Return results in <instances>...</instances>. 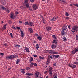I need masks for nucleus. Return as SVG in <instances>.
<instances>
[{"label": "nucleus", "instance_id": "nucleus-40", "mask_svg": "<svg viewBox=\"0 0 78 78\" xmlns=\"http://www.w3.org/2000/svg\"><path fill=\"white\" fill-rule=\"evenodd\" d=\"M33 63L32 62L30 64V67H32L33 66Z\"/></svg>", "mask_w": 78, "mask_h": 78}, {"label": "nucleus", "instance_id": "nucleus-37", "mask_svg": "<svg viewBox=\"0 0 78 78\" xmlns=\"http://www.w3.org/2000/svg\"><path fill=\"white\" fill-rule=\"evenodd\" d=\"M61 3H63L64 4H65V3H66V2L65 1L62 0L61 1Z\"/></svg>", "mask_w": 78, "mask_h": 78}, {"label": "nucleus", "instance_id": "nucleus-58", "mask_svg": "<svg viewBox=\"0 0 78 78\" xmlns=\"http://www.w3.org/2000/svg\"><path fill=\"white\" fill-rule=\"evenodd\" d=\"M29 10L30 11H33V10H32V9L31 8H29Z\"/></svg>", "mask_w": 78, "mask_h": 78}, {"label": "nucleus", "instance_id": "nucleus-18", "mask_svg": "<svg viewBox=\"0 0 78 78\" xmlns=\"http://www.w3.org/2000/svg\"><path fill=\"white\" fill-rule=\"evenodd\" d=\"M51 59H55V55H51L50 57Z\"/></svg>", "mask_w": 78, "mask_h": 78}, {"label": "nucleus", "instance_id": "nucleus-57", "mask_svg": "<svg viewBox=\"0 0 78 78\" xmlns=\"http://www.w3.org/2000/svg\"><path fill=\"white\" fill-rule=\"evenodd\" d=\"M53 66H56V63H55L53 64Z\"/></svg>", "mask_w": 78, "mask_h": 78}, {"label": "nucleus", "instance_id": "nucleus-47", "mask_svg": "<svg viewBox=\"0 0 78 78\" xmlns=\"http://www.w3.org/2000/svg\"><path fill=\"white\" fill-rule=\"evenodd\" d=\"M5 11H6V12H8V13H9V10H8V9H6V10H5Z\"/></svg>", "mask_w": 78, "mask_h": 78}, {"label": "nucleus", "instance_id": "nucleus-62", "mask_svg": "<svg viewBox=\"0 0 78 78\" xmlns=\"http://www.w3.org/2000/svg\"><path fill=\"white\" fill-rule=\"evenodd\" d=\"M38 35L37 34H35V36H38Z\"/></svg>", "mask_w": 78, "mask_h": 78}, {"label": "nucleus", "instance_id": "nucleus-3", "mask_svg": "<svg viewBox=\"0 0 78 78\" xmlns=\"http://www.w3.org/2000/svg\"><path fill=\"white\" fill-rule=\"evenodd\" d=\"M48 73L50 76H52V75H53V71H52V67L51 66H49Z\"/></svg>", "mask_w": 78, "mask_h": 78}, {"label": "nucleus", "instance_id": "nucleus-52", "mask_svg": "<svg viewBox=\"0 0 78 78\" xmlns=\"http://www.w3.org/2000/svg\"><path fill=\"white\" fill-rule=\"evenodd\" d=\"M2 4H3V5H6V2H2Z\"/></svg>", "mask_w": 78, "mask_h": 78}, {"label": "nucleus", "instance_id": "nucleus-59", "mask_svg": "<svg viewBox=\"0 0 78 78\" xmlns=\"http://www.w3.org/2000/svg\"><path fill=\"white\" fill-rule=\"evenodd\" d=\"M70 27H71V26L70 25H69L68 26V28H69V29H70Z\"/></svg>", "mask_w": 78, "mask_h": 78}, {"label": "nucleus", "instance_id": "nucleus-23", "mask_svg": "<svg viewBox=\"0 0 78 78\" xmlns=\"http://www.w3.org/2000/svg\"><path fill=\"white\" fill-rule=\"evenodd\" d=\"M37 38L39 41H41V40H42V37H40L39 36H38V37H37Z\"/></svg>", "mask_w": 78, "mask_h": 78}, {"label": "nucleus", "instance_id": "nucleus-14", "mask_svg": "<svg viewBox=\"0 0 78 78\" xmlns=\"http://www.w3.org/2000/svg\"><path fill=\"white\" fill-rule=\"evenodd\" d=\"M47 52L49 53H51L53 55V51L52 50H48L47 51Z\"/></svg>", "mask_w": 78, "mask_h": 78}, {"label": "nucleus", "instance_id": "nucleus-30", "mask_svg": "<svg viewBox=\"0 0 78 78\" xmlns=\"http://www.w3.org/2000/svg\"><path fill=\"white\" fill-rule=\"evenodd\" d=\"M68 66L72 68V67H73V65L72 64H69L68 65Z\"/></svg>", "mask_w": 78, "mask_h": 78}, {"label": "nucleus", "instance_id": "nucleus-56", "mask_svg": "<svg viewBox=\"0 0 78 78\" xmlns=\"http://www.w3.org/2000/svg\"><path fill=\"white\" fill-rule=\"evenodd\" d=\"M0 55L2 56H3V55H4V54H3V53H0Z\"/></svg>", "mask_w": 78, "mask_h": 78}, {"label": "nucleus", "instance_id": "nucleus-29", "mask_svg": "<svg viewBox=\"0 0 78 78\" xmlns=\"http://www.w3.org/2000/svg\"><path fill=\"white\" fill-rule=\"evenodd\" d=\"M39 58H40V59H45V57H42L41 56H40L39 57Z\"/></svg>", "mask_w": 78, "mask_h": 78}, {"label": "nucleus", "instance_id": "nucleus-19", "mask_svg": "<svg viewBox=\"0 0 78 78\" xmlns=\"http://www.w3.org/2000/svg\"><path fill=\"white\" fill-rule=\"evenodd\" d=\"M25 49L27 52H28V53L30 52V49H29V48H28L26 47Z\"/></svg>", "mask_w": 78, "mask_h": 78}, {"label": "nucleus", "instance_id": "nucleus-6", "mask_svg": "<svg viewBox=\"0 0 78 78\" xmlns=\"http://www.w3.org/2000/svg\"><path fill=\"white\" fill-rule=\"evenodd\" d=\"M34 75L35 76V78H37L39 75V72L37 71H36L35 72Z\"/></svg>", "mask_w": 78, "mask_h": 78}, {"label": "nucleus", "instance_id": "nucleus-7", "mask_svg": "<svg viewBox=\"0 0 78 78\" xmlns=\"http://www.w3.org/2000/svg\"><path fill=\"white\" fill-rule=\"evenodd\" d=\"M67 25H66V24H65L62 27V30L66 31V29H67Z\"/></svg>", "mask_w": 78, "mask_h": 78}, {"label": "nucleus", "instance_id": "nucleus-60", "mask_svg": "<svg viewBox=\"0 0 78 78\" xmlns=\"http://www.w3.org/2000/svg\"><path fill=\"white\" fill-rule=\"evenodd\" d=\"M66 18L67 20H69V17H66Z\"/></svg>", "mask_w": 78, "mask_h": 78}, {"label": "nucleus", "instance_id": "nucleus-4", "mask_svg": "<svg viewBox=\"0 0 78 78\" xmlns=\"http://www.w3.org/2000/svg\"><path fill=\"white\" fill-rule=\"evenodd\" d=\"M61 34L62 36H65L67 34V31L66 30H62L61 31Z\"/></svg>", "mask_w": 78, "mask_h": 78}, {"label": "nucleus", "instance_id": "nucleus-21", "mask_svg": "<svg viewBox=\"0 0 78 78\" xmlns=\"http://www.w3.org/2000/svg\"><path fill=\"white\" fill-rule=\"evenodd\" d=\"M21 73L23 74L25 73V69H22L21 70Z\"/></svg>", "mask_w": 78, "mask_h": 78}, {"label": "nucleus", "instance_id": "nucleus-17", "mask_svg": "<svg viewBox=\"0 0 78 78\" xmlns=\"http://www.w3.org/2000/svg\"><path fill=\"white\" fill-rule=\"evenodd\" d=\"M29 30L30 33H32L33 32V29L31 28H28Z\"/></svg>", "mask_w": 78, "mask_h": 78}, {"label": "nucleus", "instance_id": "nucleus-35", "mask_svg": "<svg viewBox=\"0 0 78 78\" xmlns=\"http://www.w3.org/2000/svg\"><path fill=\"white\" fill-rule=\"evenodd\" d=\"M35 47H36V48L37 49H38V48H39V45L38 44L36 45Z\"/></svg>", "mask_w": 78, "mask_h": 78}, {"label": "nucleus", "instance_id": "nucleus-43", "mask_svg": "<svg viewBox=\"0 0 78 78\" xmlns=\"http://www.w3.org/2000/svg\"><path fill=\"white\" fill-rule=\"evenodd\" d=\"M76 66L75 65H73L72 68L73 69H74V68H76Z\"/></svg>", "mask_w": 78, "mask_h": 78}, {"label": "nucleus", "instance_id": "nucleus-11", "mask_svg": "<svg viewBox=\"0 0 78 78\" xmlns=\"http://www.w3.org/2000/svg\"><path fill=\"white\" fill-rule=\"evenodd\" d=\"M29 25L32 26V27H34V24L33 22L30 21L29 22Z\"/></svg>", "mask_w": 78, "mask_h": 78}, {"label": "nucleus", "instance_id": "nucleus-38", "mask_svg": "<svg viewBox=\"0 0 78 78\" xmlns=\"http://www.w3.org/2000/svg\"><path fill=\"white\" fill-rule=\"evenodd\" d=\"M1 8H2V9L3 10H6V9L5 8V7H4L3 6H2Z\"/></svg>", "mask_w": 78, "mask_h": 78}, {"label": "nucleus", "instance_id": "nucleus-12", "mask_svg": "<svg viewBox=\"0 0 78 78\" xmlns=\"http://www.w3.org/2000/svg\"><path fill=\"white\" fill-rule=\"evenodd\" d=\"M26 75L27 76H32L33 75H34V74H33L29 73V72H27Z\"/></svg>", "mask_w": 78, "mask_h": 78}, {"label": "nucleus", "instance_id": "nucleus-20", "mask_svg": "<svg viewBox=\"0 0 78 78\" xmlns=\"http://www.w3.org/2000/svg\"><path fill=\"white\" fill-rule=\"evenodd\" d=\"M50 60L48 58L47 59V61L46 62V65H48L50 64Z\"/></svg>", "mask_w": 78, "mask_h": 78}, {"label": "nucleus", "instance_id": "nucleus-31", "mask_svg": "<svg viewBox=\"0 0 78 78\" xmlns=\"http://www.w3.org/2000/svg\"><path fill=\"white\" fill-rule=\"evenodd\" d=\"M72 54H75V53H76L75 50H73L71 51Z\"/></svg>", "mask_w": 78, "mask_h": 78}, {"label": "nucleus", "instance_id": "nucleus-53", "mask_svg": "<svg viewBox=\"0 0 78 78\" xmlns=\"http://www.w3.org/2000/svg\"><path fill=\"white\" fill-rule=\"evenodd\" d=\"M16 29L17 30H20V27H17Z\"/></svg>", "mask_w": 78, "mask_h": 78}, {"label": "nucleus", "instance_id": "nucleus-39", "mask_svg": "<svg viewBox=\"0 0 78 78\" xmlns=\"http://www.w3.org/2000/svg\"><path fill=\"white\" fill-rule=\"evenodd\" d=\"M52 37L55 39H56V36L55 35H52Z\"/></svg>", "mask_w": 78, "mask_h": 78}, {"label": "nucleus", "instance_id": "nucleus-50", "mask_svg": "<svg viewBox=\"0 0 78 78\" xmlns=\"http://www.w3.org/2000/svg\"><path fill=\"white\" fill-rule=\"evenodd\" d=\"M15 14L17 15V14H19V12H16L15 13Z\"/></svg>", "mask_w": 78, "mask_h": 78}, {"label": "nucleus", "instance_id": "nucleus-10", "mask_svg": "<svg viewBox=\"0 0 78 78\" xmlns=\"http://www.w3.org/2000/svg\"><path fill=\"white\" fill-rule=\"evenodd\" d=\"M57 19H58V16H55L51 19V20H53V21H55V20H56Z\"/></svg>", "mask_w": 78, "mask_h": 78}, {"label": "nucleus", "instance_id": "nucleus-55", "mask_svg": "<svg viewBox=\"0 0 78 78\" xmlns=\"http://www.w3.org/2000/svg\"><path fill=\"white\" fill-rule=\"evenodd\" d=\"M12 28L13 29H14V30H16V27H14V26H13L12 27Z\"/></svg>", "mask_w": 78, "mask_h": 78}, {"label": "nucleus", "instance_id": "nucleus-5", "mask_svg": "<svg viewBox=\"0 0 78 78\" xmlns=\"http://www.w3.org/2000/svg\"><path fill=\"white\" fill-rule=\"evenodd\" d=\"M34 10H36L37 9H38V6L36 4H34L32 6Z\"/></svg>", "mask_w": 78, "mask_h": 78}, {"label": "nucleus", "instance_id": "nucleus-46", "mask_svg": "<svg viewBox=\"0 0 78 78\" xmlns=\"http://www.w3.org/2000/svg\"><path fill=\"white\" fill-rule=\"evenodd\" d=\"M20 8L21 9H23L24 7L23 6H21L20 7Z\"/></svg>", "mask_w": 78, "mask_h": 78}, {"label": "nucleus", "instance_id": "nucleus-34", "mask_svg": "<svg viewBox=\"0 0 78 78\" xmlns=\"http://www.w3.org/2000/svg\"><path fill=\"white\" fill-rule=\"evenodd\" d=\"M58 52L56 51H53V53H52V55H56V54H58Z\"/></svg>", "mask_w": 78, "mask_h": 78}, {"label": "nucleus", "instance_id": "nucleus-48", "mask_svg": "<svg viewBox=\"0 0 78 78\" xmlns=\"http://www.w3.org/2000/svg\"><path fill=\"white\" fill-rule=\"evenodd\" d=\"M73 5H74V6H76V7H78V5L77 4H73Z\"/></svg>", "mask_w": 78, "mask_h": 78}, {"label": "nucleus", "instance_id": "nucleus-54", "mask_svg": "<svg viewBox=\"0 0 78 78\" xmlns=\"http://www.w3.org/2000/svg\"><path fill=\"white\" fill-rule=\"evenodd\" d=\"M30 2H31V3H33L34 2V0H30Z\"/></svg>", "mask_w": 78, "mask_h": 78}, {"label": "nucleus", "instance_id": "nucleus-13", "mask_svg": "<svg viewBox=\"0 0 78 78\" xmlns=\"http://www.w3.org/2000/svg\"><path fill=\"white\" fill-rule=\"evenodd\" d=\"M6 25L7 24H5L2 27V30H5L6 29Z\"/></svg>", "mask_w": 78, "mask_h": 78}, {"label": "nucleus", "instance_id": "nucleus-9", "mask_svg": "<svg viewBox=\"0 0 78 78\" xmlns=\"http://www.w3.org/2000/svg\"><path fill=\"white\" fill-rule=\"evenodd\" d=\"M51 47L52 49H54V48H57V46H56V45H55L54 44H52L51 45Z\"/></svg>", "mask_w": 78, "mask_h": 78}, {"label": "nucleus", "instance_id": "nucleus-8", "mask_svg": "<svg viewBox=\"0 0 78 78\" xmlns=\"http://www.w3.org/2000/svg\"><path fill=\"white\" fill-rule=\"evenodd\" d=\"M20 33H21V36L22 37H23L24 36V34L23 33V30H22L20 29Z\"/></svg>", "mask_w": 78, "mask_h": 78}, {"label": "nucleus", "instance_id": "nucleus-32", "mask_svg": "<svg viewBox=\"0 0 78 78\" xmlns=\"http://www.w3.org/2000/svg\"><path fill=\"white\" fill-rule=\"evenodd\" d=\"M19 59H17L16 62V64H19Z\"/></svg>", "mask_w": 78, "mask_h": 78}, {"label": "nucleus", "instance_id": "nucleus-15", "mask_svg": "<svg viewBox=\"0 0 78 78\" xmlns=\"http://www.w3.org/2000/svg\"><path fill=\"white\" fill-rule=\"evenodd\" d=\"M57 43H58L57 40H54L52 41V44H55V45H57Z\"/></svg>", "mask_w": 78, "mask_h": 78}, {"label": "nucleus", "instance_id": "nucleus-27", "mask_svg": "<svg viewBox=\"0 0 78 78\" xmlns=\"http://www.w3.org/2000/svg\"><path fill=\"white\" fill-rule=\"evenodd\" d=\"M25 6H26L27 8H28V7H29V6H30L29 3H26L25 4Z\"/></svg>", "mask_w": 78, "mask_h": 78}, {"label": "nucleus", "instance_id": "nucleus-1", "mask_svg": "<svg viewBox=\"0 0 78 78\" xmlns=\"http://www.w3.org/2000/svg\"><path fill=\"white\" fill-rule=\"evenodd\" d=\"M17 57H18L17 55H7L6 56V59H8V60H9L12 59H14V58H16Z\"/></svg>", "mask_w": 78, "mask_h": 78}, {"label": "nucleus", "instance_id": "nucleus-41", "mask_svg": "<svg viewBox=\"0 0 78 78\" xmlns=\"http://www.w3.org/2000/svg\"><path fill=\"white\" fill-rule=\"evenodd\" d=\"M10 35L11 36V37H12V38H14L13 36H12V33H10Z\"/></svg>", "mask_w": 78, "mask_h": 78}, {"label": "nucleus", "instance_id": "nucleus-45", "mask_svg": "<svg viewBox=\"0 0 78 78\" xmlns=\"http://www.w3.org/2000/svg\"><path fill=\"white\" fill-rule=\"evenodd\" d=\"M65 16H69V13L67 12H66L65 13Z\"/></svg>", "mask_w": 78, "mask_h": 78}, {"label": "nucleus", "instance_id": "nucleus-2", "mask_svg": "<svg viewBox=\"0 0 78 78\" xmlns=\"http://www.w3.org/2000/svg\"><path fill=\"white\" fill-rule=\"evenodd\" d=\"M78 28L77 26H75L73 27L71 31L73 33H75V32H78Z\"/></svg>", "mask_w": 78, "mask_h": 78}, {"label": "nucleus", "instance_id": "nucleus-28", "mask_svg": "<svg viewBox=\"0 0 78 78\" xmlns=\"http://www.w3.org/2000/svg\"><path fill=\"white\" fill-rule=\"evenodd\" d=\"M42 20L43 21V23H44V24H45V19H44V18H42Z\"/></svg>", "mask_w": 78, "mask_h": 78}, {"label": "nucleus", "instance_id": "nucleus-51", "mask_svg": "<svg viewBox=\"0 0 78 78\" xmlns=\"http://www.w3.org/2000/svg\"><path fill=\"white\" fill-rule=\"evenodd\" d=\"M75 64H76V65H78V62H74Z\"/></svg>", "mask_w": 78, "mask_h": 78}, {"label": "nucleus", "instance_id": "nucleus-33", "mask_svg": "<svg viewBox=\"0 0 78 78\" xmlns=\"http://www.w3.org/2000/svg\"><path fill=\"white\" fill-rule=\"evenodd\" d=\"M29 23H28V21L24 23L25 25H29Z\"/></svg>", "mask_w": 78, "mask_h": 78}, {"label": "nucleus", "instance_id": "nucleus-25", "mask_svg": "<svg viewBox=\"0 0 78 78\" xmlns=\"http://www.w3.org/2000/svg\"><path fill=\"white\" fill-rule=\"evenodd\" d=\"M10 17L11 18H13L14 17V13L11 12L10 14Z\"/></svg>", "mask_w": 78, "mask_h": 78}, {"label": "nucleus", "instance_id": "nucleus-63", "mask_svg": "<svg viewBox=\"0 0 78 78\" xmlns=\"http://www.w3.org/2000/svg\"><path fill=\"white\" fill-rule=\"evenodd\" d=\"M33 56H34V57H37V55H33Z\"/></svg>", "mask_w": 78, "mask_h": 78}, {"label": "nucleus", "instance_id": "nucleus-64", "mask_svg": "<svg viewBox=\"0 0 78 78\" xmlns=\"http://www.w3.org/2000/svg\"><path fill=\"white\" fill-rule=\"evenodd\" d=\"M14 45H15V47H16L17 48V45H18L14 44Z\"/></svg>", "mask_w": 78, "mask_h": 78}, {"label": "nucleus", "instance_id": "nucleus-22", "mask_svg": "<svg viewBox=\"0 0 78 78\" xmlns=\"http://www.w3.org/2000/svg\"><path fill=\"white\" fill-rule=\"evenodd\" d=\"M30 62H32V61H34V60H33V58L32 57H30L29 59V60Z\"/></svg>", "mask_w": 78, "mask_h": 78}, {"label": "nucleus", "instance_id": "nucleus-24", "mask_svg": "<svg viewBox=\"0 0 78 78\" xmlns=\"http://www.w3.org/2000/svg\"><path fill=\"white\" fill-rule=\"evenodd\" d=\"M47 30L48 31H50V30H51V27H47Z\"/></svg>", "mask_w": 78, "mask_h": 78}, {"label": "nucleus", "instance_id": "nucleus-44", "mask_svg": "<svg viewBox=\"0 0 78 78\" xmlns=\"http://www.w3.org/2000/svg\"><path fill=\"white\" fill-rule=\"evenodd\" d=\"M33 65H34V66H35V67H37V64H36V63H33Z\"/></svg>", "mask_w": 78, "mask_h": 78}, {"label": "nucleus", "instance_id": "nucleus-26", "mask_svg": "<svg viewBox=\"0 0 78 78\" xmlns=\"http://www.w3.org/2000/svg\"><path fill=\"white\" fill-rule=\"evenodd\" d=\"M55 59H56V58H58L60 56L59 55H55Z\"/></svg>", "mask_w": 78, "mask_h": 78}, {"label": "nucleus", "instance_id": "nucleus-49", "mask_svg": "<svg viewBox=\"0 0 78 78\" xmlns=\"http://www.w3.org/2000/svg\"><path fill=\"white\" fill-rule=\"evenodd\" d=\"M29 0H25L24 3H28V2Z\"/></svg>", "mask_w": 78, "mask_h": 78}, {"label": "nucleus", "instance_id": "nucleus-36", "mask_svg": "<svg viewBox=\"0 0 78 78\" xmlns=\"http://www.w3.org/2000/svg\"><path fill=\"white\" fill-rule=\"evenodd\" d=\"M75 51L76 52H76H78V47H77L76 48H75Z\"/></svg>", "mask_w": 78, "mask_h": 78}, {"label": "nucleus", "instance_id": "nucleus-42", "mask_svg": "<svg viewBox=\"0 0 78 78\" xmlns=\"http://www.w3.org/2000/svg\"><path fill=\"white\" fill-rule=\"evenodd\" d=\"M76 41H78V35H76Z\"/></svg>", "mask_w": 78, "mask_h": 78}, {"label": "nucleus", "instance_id": "nucleus-16", "mask_svg": "<svg viewBox=\"0 0 78 78\" xmlns=\"http://www.w3.org/2000/svg\"><path fill=\"white\" fill-rule=\"evenodd\" d=\"M62 39L63 41H64V42H66V41H67V38H66V37L65 36H63L62 37Z\"/></svg>", "mask_w": 78, "mask_h": 78}, {"label": "nucleus", "instance_id": "nucleus-61", "mask_svg": "<svg viewBox=\"0 0 78 78\" xmlns=\"http://www.w3.org/2000/svg\"><path fill=\"white\" fill-rule=\"evenodd\" d=\"M19 23H22V21H20L19 22Z\"/></svg>", "mask_w": 78, "mask_h": 78}]
</instances>
